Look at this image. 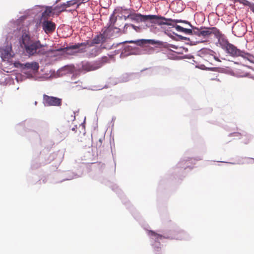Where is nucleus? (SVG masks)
<instances>
[{"label":"nucleus","instance_id":"nucleus-27","mask_svg":"<svg viewBox=\"0 0 254 254\" xmlns=\"http://www.w3.org/2000/svg\"><path fill=\"white\" fill-rule=\"evenodd\" d=\"M74 75L73 74L71 77V80L72 81L71 82V83H77L78 81V80H77V81H75L74 80Z\"/></svg>","mask_w":254,"mask_h":254},{"label":"nucleus","instance_id":"nucleus-31","mask_svg":"<svg viewBox=\"0 0 254 254\" xmlns=\"http://www.w3.org/2000/svg\"><path fill=\"white\" fill-rule=\"evenodd\" d=\"M82 127H83L84 128L85 127L84 125L83 124H82Z\"/></svg>","mask_w":254,"mask_h":254},{"label":"nucleus","instance_id":"nucleus-18","mask_svg":"<svg viewBox=\"0 0 254 254\" xmlns=\"http://www.w3.org/2000/svg\"><path fill=\"white\" fill-rule=\"evenodd\" d=\"M192 34H190V35H195L196 36H198V37H200V28L199 29L196 27H193L191 29Z\"/></svg>","mask_w":254,"mask_h":254},{"label":"nucleus","instance_id":"nucleus-21","mask_svg":"<svg viewBox=\"0 0 254 254\" xmlns=\"http://www.w3.org/2000/svg\"><path fill=\"white\" fill-rule=\"evenodd\" d=\"M236 1L240 2L246 5H250V2L247 0H237Z\"/></svg>","mask_w":254,"mask_h":254},{"label":"nucleus","instance_id":"nucleus-24","mask_svg":"<svg viewBox=\"0 0 254 254\" xmlns=\"http://www.w3.org/2000/svg\"><path fill=\"white\" fill-rule=\"evenodd\" d=\"M170 22H171L172 23V22L175 23H181V22H185V23H188L187 21H183L182 20H173V21H170Z\"/></svg>","mask_w":254,"mask_h":254},{"label":"nucleus","instance_id":"nucleus-15","mask_svg":"<svg viewBox=\"0 0 254 254\" xmlns=\"http://www.w3.org/2000/svg\"><path fill=\"white\" fill-rule=\"evenodd\" d=\"M106 40L105 36L104 34H99L97 35L93 40L92 43L93 44H100L103 43Z\"/></svg>","mask_w":254,"mask_h":254},{"label":"nucleus","instance_id":"nucleus-22","mask_svg":"<svg viewBox=\"0 0 254 254\" xmlns=\"http://www.w3.org/2000/svg\"><path fill=\"white\" fill-rule=\"evenodd\" d=\"M175 28L178 31H180L181 32H183V31H184V28L180 25H177L176 26Z\"/></svg>","mask_w":254,"mask_h":254},{"label":"nucleus","instance_id":"nucleus-28","mask_svg":"<svg viewBox=\"0 0 254 254\" xmlns=\"http://www.w3.org/2000/svg\"><path fill=\"white\" fill-rule=\"evenodd\" d=\"M250 8L251 10L254 13V5L250 6Z\"/></svg>","mask_w":254,"mask_h":254},{"label":"nucleus","instance_id":"nucleus-6","mask_svg":"<svg viewBox=\"0 0 254 254\" xmlns=\"http://www.w3.org/2000/svg\"><path fill=\"white\" fill-rule=\"evenodd\" d=\"M219 34V29L216 27H201L200 28V37L205 38L209 37L211 34L215 35V34Z\"/></svg>","mask_w":254,"mask_h":254},{"label":"nucleus","instance_id":"nucleus-9","mask_svg":"<svg viewBox=\"0 0 254 254\" xmlns=\"http://www.w3.org/2000/svg\"><path fill=\"white\" fill-rule=\"evenodd\" d=\"M84 46V44L80 43V53L84 52H89L90 55L92 57H95L97 56L101 52V49L98 47H93L92 48V47L89 44H86L85 46V50H83V48H81Z\"/></svg>","mask_w":254,"mask_h":254},{"label":"nucleus","instance_id":"nucleus-19","mask_svg":"<svg viewBox=\"0 0 254 254\" xmlns=\"http://www.w3.org/2000/svg\"><path fill=\"white\" fill-rule=\"evenodd\" d=\"M83 32H86L87 34L89 36L91 35V30L90 28L88 26H83L82 28L80 29V33Z\"/></svg>","mask_w":254,"mask_h":254},{"label":"nucleus","instance_id":"nucleus-30","mask_svg":"<svg viewBox=\"0 0 254 254\" xmlns=\"http://www.w3.org/2000/svg\"><path fill=\"white\" fill-rule=\"evenodd\" d=\"M86 21H87V19H86L85 20V21H84L83 22V23H85V22H86Z\"/></svg>","mask_w":254,"mask_h":254},{"label":"nucleus","instance_id":"nucleus-11","mask_svg":"<svg viewBox=\"0 0 254 254\" xmlns=\"http://www.w3.org/2000/svg\"><path fill=\"white\" fill-rule=\"evenodd\" d=\"M132 18L135 21L139 22H145L148 21L149 19L154 17V16H149V15H142L140 13H134L131 15Z\"/></svg>","mask_w":254,"mask_h":254},{"label":"nucleus","instance_id":"nucleus-12","mask_svg":"<svg viewBox=\"0 0 254 254\" xmlns=\"http://www.w3.org/2000/svg\"><path fill=\"white\" fill-rule=\"evenodd\" d=\"M19 64L22 68L30 69L34 71H37L39 67L38 63L36 62L26 63L25 64Z\"/></svg>","mask_w":254,"mask_h":254},{"label":"nucleus","instance_id":"nucleus-17","mask_svg":"<svg viewBox=\"0 0 254 254\" xmlns=\"http://www.w3.org/2000/svg\"><path fill=\"white\" fill-rule=\"evenodd\" d=\"M54 11V9L52 7L47 8L46 10L43 13V16L49 17L50 16L51 13Z\"/></svg>","mask_w":254,"mask_h":254},{"label":"nucleus","instance_id":"nucleus-3","mask_svg":"<svg viewBox=\"0 0 254 254\" xmlns=\"http://www.w3.org/2000/svg\"><path fill=\"white\" fill-rule=\"evenodd\" d=\"M227 53L232 57H242L248 59L252 62H254V57L251 56L249 54L245 53L244 51L238 49L234 45L230 43L225 49Z\"/></svg>","mask_w":254,"mask_h":254},{"label":"nucleus","instance_id":"nucleus-16","mask_svg":"<svg viewBox=\"0 0 254 254\" xmlns=\"http://www.w3.org/2000/svg\"><path fill=\"white\" fill-rule=\"evenodd\" d=\"M66 8V6L65 5V3H63L62 4L60 5H57L54 8V11L53 13H57V14H59L62 11H64Z\"/></svg>","mask_w":254,"mask_h":254},{"label":"nucleus","instance_id":"nucleus-23","mask_svg":"<svg viewBox=\"0 0 254 254\" xmlns=\"http://www.w3.org/2000/svg\"><path fill=\"white\" fill-rule=\"evenodd\" d=\"M183 32L186 34H189V35H190V34H192L191 29H187V28H184Z\"/></svg>","mask_w":254,"mask_h":254},{"label":"nucleus","instance_id":"nucleus-20","mask_svg":"<svg viewBox=\"0 0 254 254\" xmlns=\"http://www.w3.org/2000/svg\"><path fill=\"white\" fill-rule=\"evenodd\" d=\"M109 59L107 57H103L102 58V59L97 62L96 63H100L102 64V66L106 63H108L109 62Z\"/></svg>","mask_w":254,"mask_h":254},{"label":"nucleus","instance_id":"nucleus-4","mask_svg":"<svg viewBox=\"0 0 254 254\" xmlns=\"http://www.w3.org/2000/svg\"><path fill=\"white\" fill-rule=\"evenodd\" d=\"M62 103V100L61 98L43 95V103L45 106H60Z\"/></svg>","mask_w":254,"mask_h":254},{"label":"nucleus","instance_id":"nucleus-32","mask_svg":"<svg viewBox=\"0 0 254 254\" xmlns=\"http://www.w3.org/2000/svg\"><path fill=\"white\" fill-rule=\"evenodd\" d=\"M59 0H57L56 1V2H58V1H59Z\"/></svg>","mask_w":254,"mask_h":254},{"label":"nucleus","instance_id":"nucleus-2","mask_svg":"<svg viewBox=\"0 0 254 254\" xmlns=\"http://www.w3.org/2000/svg\"><path fill=\"white\" fill-rule=\"evenodd\" d=\"M148 234L150 236L153 237V239H154L156 242H157L159 240H161L162 239H171L182 240L185 239L187 235L186 233L184 231L180 230L172 231L171 233L170 236L168 237L163 236L153 231H149Z\"/></svg>","mask_w":254,"mask_h":254},{"label":"nucleus","instance_id":"nucleus-1","mask_svg":"<svg viewBox=\"0 0 254 254\" xmlns=\"http://www.w3.org/2000/svg\"><path fill=\"white\" fill-rule=\"evenodd\" d=\"M20 43L21 48L24 49L29 56L44 55L46 54V51L43 49L44 46L40 41L31 37L28 34H23Z\"/></svg>","mask_w":254,"mask_h":254},{"label":"nucleus","instance_id":"nucleus-14","mask_svg":"<svg viewBox=\"0 0 254 254\" xmlns=\"http://www.w3.org/2000/svg\"><path fill=\"white\" fill-rule=\"evenodd\" d=\"M79 47V44H77L75 45L66 48L65 52L68 54L73 55L78 51Z\"/></svg>","mask_w":254,"mask_h":254},{"label":"nucleus","instance_id":"nucleus-5","mask_svg":"<svg viewBox=\"0 0 254 254\" xmlns=\"http://www.w3.org/2000/svg\"><path fill=\"white\" fill-rule=\"evenodd\" d=\"M149 16H154V17L151 19H149L148 21L152 24H157L158 25H173V23L170 22V21H173L171 18H166L164 17L156 15H149Z\"/></svg>","mask_w":254,"mask_h":254},{"label":"nucleus","instance_id":"nucleus-8","mask_svg":"<svg viewBox=\"0 0 254 254\" xmlns=\"http://www.w3.org/2000/svg\"><path fill=\"white\" fill-rule=\"evenodd\" d=\"M102 67V64L100 63H94L91 64L90 63H82V69L85 71H90L97 69Z\"/></svg>","mask_w":254,"mask_h":254},{"label":"nucleus","instance_id":"nucleus-13","mask_svg":"<svg viewBox=\"0 0 254 254\" xmlns=\"http://www.w3.org/2000/svg\"><path fill=\"white\" fill-rule=\"evenodd\" d=\"M11 50V47H5V48L0 49V53L1 54V58L4 60L6 59H9L11 57L10 51Z\"/></svg>","mask_w":254,"mask_h":254},{"label":"nucleus","instance_id":"nucleus-26","mask_svg":"<svg viewBox=\"0 0 254 254\" xmlns=\"http://www.w3.org/2000/svg\"><path fill=\"white\" fill-rule=\"evenodd\" d=\"M143 43H148L151 44H154L156 43V42H155V41L153 40H145L144 42Z\"/></svg>","mask_w":254,"mask_h":254},{"label":"nucleus","instance_id":"nucleus-10","mask_svg":"<svg viewBox=\"0 0 254 254\" xmlns=\"http://www.w3.org/2000/svg\"><path fill=\"white\" fill-rule=\"evenodd\" d=\"M217 39L221 47L225 49L230 44L226 36L223 34L219 30V34L214 35Z\"/></svg>","mask_w":254,"mask_h":254},{"label":"nucleus","instance_id":"nucleus-25","mask_svg":"<svg viewBox=\"0 0 254 254\" xmlns=\"http://www.w3.org/2000/svg\"><path fill=\"white\" fill-rule=\"evenodd\" d=\"M65 3V5H66V8H67V7H69L70 5H73L74 4H75V2H74L73 1L71 0V1H68Z\"/></svg>","mask_w":254,"mask_h":254},{"label":"nucleus","instance_id":"nucleus-29","mask_svg":"<svg viewBox=\"0 0 254 254\" xmlns=\"http://www.w3.org/2000/svg\"><path fill=\"white\" fill-rule=\"evenodd\" d=\"M129 43H133V41H130L129 42Z\"/></svg>","mask_w":254,"mask_h":254},{"label":"nucleus","instance_id":"nucleus-7","mask_svg":"<svg viewBox=\"0 0 254 254\" xmlns=\"http://www.w3.org/2000/svg\"><path fill=\"white\" fill-rule=\"evenodd\" d=\"M42 26L43 30L46 34H51L55 31L56 25L53 21L46 19L44 20L42 22Z\"/></svg>","mask_w":254,"mask_h":254}]
</instances>
